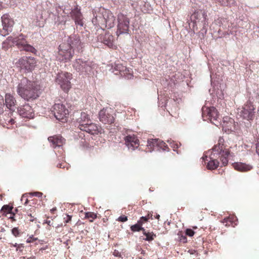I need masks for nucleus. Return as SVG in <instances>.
Wrapping results in <instances>:
<instances>
[{"label": "nucleus", "instance_id": "1", "mask_svg": "<svg viewBox=\"0 0 259 259\" xmlns=\"http://www.w3.org/2000/svg\"><path fill=\"white\" fill-rule=\"evenodd\" d=\"M239 151L237 144H228L222 137H220L218 143L211 149L209 157H203L205 163L207 161V167L209 169H215L219 166L220 159L223 166L228 163L229 157L235 156Z\"/></svg>", "mask_w": 259, "mask_h": 259}, {"label": "nucleus", "instance_id": "2", "mask_svg": "<svg viewBox=\"0 0 259 259\" xmlns=\"http://www.w3.org/2000/svg\"><path fill=\"white\" fill-rule=\"evenodd\" d=\"M89 32L87 31L82 33L81 38L73 34L64 39L59 47V55L65 62L70 61L74 54V50L82 51V48L89 41Z\"/></svg>", "mask_w": 259, "mask_h": 259}, {"label": "nucleus", "instance_id": "3", "mask_svg": "<svg viewBox=\"0 0 259 259\" xmlns=\"http://www.w3.org/2000/svg\"><path fill=\"white\" fill-rule=\"evenodd\" d=\"M16 92L22 98L27 101L36 99L39 94L36 84L24 77L18 80Z\"/></svg>", "mask_w": 259, "mask_h": 259}, {"label": "nucleus", "instance_id": "4", "mask_svg": "<svg viewBox=\"0 0 259 259\" xmlns=\"http://www.w3.org/2000/svg\"><path fill=\"white\" fill-rule=\"evenodd\" d=\"M57 7H54L49 1L41 2L37 5L36 11L38 16H36V25L40 27L44 26L45 22L51 18V14H53L57 11Z\"/></svg>", "mask_w": 259, "mask_h": 259}, {"label": "nucleus", "instance_id": "5", "mask_svg": "<svg viewBox=\"0 0 259 259\" xmlns=\"http://www.w3.org/2000/svg\"><path fill=\"white\" fill-rule=\"evenodd\" d=\"M96 64L89 60L78 58L74 60L72 67L80 75H91L96 67Z\"/></svg>", "mask_w": 259, "mask_h": 259}, {"label": "nucleus", "instance_id": "6", "mask_svg": "<svg viewBox=\"0 0 259 259\" xmlns=\"http://www.w3.org/2000/svg\"><path fill=\"white\" fill-rule=\"evenodd\" d=\"M5 41L10 44L11 41L13 45H15L21 51L31 53L36 55L37 51L32 46L28 44L23 35H20L17 37L13 38L12 36L7 37Z\"/></svg>", "mask_w": 259, "mask_h": 259}, {"label": "nucleus", "instance_id": "7", "mask_svg": "<svg viewBox=\"0 0 259 259\" xmlns=\"http://www.w3.org/2000/svg\"><path fill=\"white\" fill-rule=\"evenodd\" d=\"M36 60L34 57L23 56L15 63L16 67L22 73L32 72L36 65Z\"/></svg>", "mask_w": 259, "mask_h": 259}, {"label": "nucleus", "instance_id": "8", "mask_svg": "<svg viewBox=\"0 0 259 259\" xmlns=\"http://www.w3.org/2000/svg\"><path fill=\"white\" fill-rule=\"evenodd\" d=\"M72 78L71 73L66 72L58 73L56 78V82L65 92H68L71 87L70 80Z\"/></svg>", "mask_w": 259, "mask_h": 259}, {"label": "nucleus", "instance_id": "9", "mask_svg": "<svg viewBox=\"0 0 259 259\" xmlns=\"http://www.w3.org/2000/svg\"><path fill=\"white\" fill-rule=\"evenodd\" d=\"M63 13L66 15H70L71 18L74 20L76 25L82 27L83 26V16L80 9L76 5L73 9L70 11L69 9L65 7L63 9Z\"/></svg>", "mask_w": 259, "mask_h": 259}, {"label": "nucleus", "instance_id": "10", "mask_svg": "<svg viewBox=\"0 0 259 259\" xmlns=\"http://www.w3.org/2000/svg\"><path fill=\"white\" fill-rule=\"evenodd\" d=\"M1 19L3 29H0V35L5 36L12 31L14 21L8 14L3 15Z\"/></svg>", "mask_w": 259, "mask_h": 259}, {"label": "nucleus", "instance_id": "11", "mask_svg": "<svg viewBox=\"0 0 259 259\" xmlns=\"http://www.w3.org/2000/svg\"><path fill=\"white\" fill-rule=\"evenodd\" d=\"M118 24L117 25V35L128 34L129 30V18L126 15L120 14L118 16Z\"/></svg>", "mask_w": 259, "mask_h": 259}, {"label": "nucleus", "instance_id": "12", "mask_svg": "<svg viewBox=\"0 0 259 259\" xmlns=\"http://www.w3.org/2000/svg\"><path fill=\"white\" fill-rule=\"evenodd\" d=\"M52 111L53 112L55 118L60 121L64 122L69 114L68 110L65 106L62 104L56 103L54 105Z\"/></svg>", "mask_w": 259, "mask_h": 259}, {"label": "nucleus", "instance_id": "13", "mask_svg": "<svg viewBox=\"0 0 259 259\" xmlns=\"http://www.w3.org/2000/svg\"><path fill=\"white\" fill-rule=\"evenodd\" d=\"M99 119L104 124H111L114 122L113 111L111 108H103L99 113Z\"/></svg>", "mask_w": 259, "mask_h": 259}, {"label": "nucleus", "instance_id": "14", "mask_svg": "<svg viewBox=\"0 0 259 259\" xmlns=\"http://www.w3.org/2000/svg\"><path fill=\"white\" fill-rule=\"evenodd\" d=\"M254 110L253 105L250 102H247L243 107L240 115L248 120H252L254 116Z\"/></svg>", "mask_w": 259, "mask_h": 259}, {"label": "nucleus", "instance_id": "15", "mask_svg": "<svg viewBox=\"0 0 259 259\" xmlns=\"http://www.w3.org/2000/svg\"><path fill=\"white\" fill-rule=\"evenodd\" d=\"M202 117L204 120H209L211 122L217 125L214 121H217L219 118V114L217 110L213 107L206 108L205 110H202Z\"/></svg>", "mask_w": 259, "mask_h": 259}, {"label": "nucleus", "instance_id": "16", "mask_svg": "<svg viewBox=\"0 0 259 259\" xmlns=\"http://www.w3.org/2000/svg\"><path fill=\"white\" fill-rule=\"evenodd\" d=\"M110 71L115 75L120 74L121 76L127 79H129V69L121 64L115 63L112 66Z\"/></svg>", "mask_w": 259, "mask_h": 259}, {"label": "nucleus", "instance_id": "17", "mask_svg": "<svg viewBox=\"0 0 259 259\" xmlns=\"http://www.w3.org/2000/svg\"><path fill=\"white\" fill-rule=\"evenodd\" d=\"M51 15V18L48 20L49 22L51 23H54L58 26H64L67 21V19L69 18V15L66 14H64V15L59 16L57 9L53 14Z\"/></svg>", "mask_w": 259, "mask_h": 259}, {"label": "nucleus", "instance_id": "18", "mask_svg": "<svg viewBox=\"0 0 259 259\" xmlns=\"http://www.w3.org/2000/svg\"><path fill=\"white\" fill-rule=\"evenodd\" d=\"M97 40L104 44L110 48H114L116 47L114 44V37L109 33L99 35L97 37Z\"/></svg>", "mask_w": 259, "mask_h": 259}, {"label": "nucleus", "instance_id": "19", "mask_svg": "<svg viewBox=\"0 0 259 259\" xmlns=\"http://www.w3.org/2000/svg\"><path fill=\"white\" fill-rule=\"evenodd\" d=\"M18 112L22 118L31 119L34 116L32 108L28 104L20 107L18 109Z\"/></svg>", "mask_w": 259, "mask_h": 259}, {"label": "nucleus", "instance_id": "20", "mask_svg": "<svg viewBox=\"0 0 259 259\" xmlns=\"http://www.w3.org/2000/svg\"><path fill=\"white\" fill-rule=\"evenodd\" d=\"M148 150L147 151H152L155 149V147H160L164 150L168 149L167 145L163 141L159 139H149L147 141V145Z\"/></svg>", "mask_w": 259, "mask_h": 259}, {"label": "nucleus", "instance_id": "21", "mask_svg": "<svg viewBox=\"0 0 259 259\" xmlns=\"http://www.w3.org/2000/svg\"><path fill=\"white\" fill-rule=\"evenodd\" d=\"M103 10H105L103 8L98 9V11L94 10L93 12L94 17L92 19V22L94 25H104L105 17H104V12Z\"/></svg>", "mask_w": 259, "mask_h": 259}, {"label": "nucleus", "instance_id": "22", "mask_svg": "<svg viewBox=\"0 0 259 259\" xmlns=\"http://www.w3.org/2000/svg\"><path fill=\"white\" fill-rule=\"evenodd\" d=\"M79 129L91 135H97L100 131V127L98 126L96 124L92 123L91 121L90 122L87 124H81Z\"/></svg>", "mask_w": 259, "mask_h": 259}, {"label": "nucleus", "instance_id": "23", "mask_svg": "<svg viewBox=\"0 0 259 259\" xmlns=\"http://www.w3.org/2000/svg\"><path fill=\"white\" fill-rule=\"evenodd\" d=\"M104 12L105 22L104 26L107 28H111L114 26L115 18L112 13L108 10H103Z\"/></svg>", "mask_w": 259, "mask_h": 259}, {"label": "nucleus", "instance_id": "24", "mask_svg": "<svg viewBox=\"0 0 259 259\" xmlns=\"http://www.w3.org/2000/svg\"><path fill=\"white\" fill-rule=\"evenodd\" d=\"M52 147L56 148L61 147L65 143V140L61 136H54L48 138Z\"/></svg>", "mask_w": 259, "mask_h": 259}, {"label": "nucleus", "instance_id": "25", "mask_svg": "<svg viewBox=\"0 0 259 259\" xmlns=\"http://www.w3.org/2000/svg\"><path fill=\"white\" fill-rule=\"evenodd\" d=\"M222 128L225 132L234 131L235 130V121L234 119L228 116L224 117Z\"/></svg>", "mask_w": 259, "mask_h": 259}, {"label": "nucleus", "instance_id": "26", "mask_svg": "<svg viewBox=\"0 0 259 259\" xmlns=\"http://www.w3.org/2000/svg\"><path fill=\"white\" fill-rule=\"evenodd\" d=\"M5 103L6 107L10 111L14 112L17 108L16 106V100L10 94H7L5 96Z\"/></svg>", "mask_w": 259, "mask_h": 259}, {"label": "nucleus", "instance_id": "27", "mask_svg": "<svg viewBox=\"0 0 259 259\" xmlns=\"http://www.w3.org/2000/svg\"><path fill=\"white\" fill-rule=\"evenodd\" d=\"M233 167L235 169L241 172H246L252 169L251 165L242 162H235L233 164Z\"/></svg>", "mask_w": 259, "mask_h": 259}, {"label": "nucleus", "instance_id": "28", "mask_svg": "<svg viewBox=\"0 0 259 259\" xmlns=\"http://www.w3.org/2000/svg\"><path fill=\"white\" fill-rule=\"evenodd\" d=\"M77 121L78 123V127L80 128V125L81 124H84L90 122L91 119L89 115L87 113L82 112L80 114V117L77 119Z\"/></svg>", "mask_w": 259, "mask_h": 259}, {"label": "nucleus", "instance_id": "29", "mask_svg": "<svg viewBox=\"0 0 259 259\" xmlns=\"http://www.w3.org/2000/svg\"><path fill=\"white\" fill-rule=\"evenodd\" d=\"M131 147H133V150L139 148V150L142 149V145H140V141L138 137L133 135H131Z\"/></svg>", "mask_w": 259, "mask_h": 259}, {"label": "nucleus", "instance_id": "30", "mask_svg": "<svg viewBox=\"0 0 259 259\" xmlns=\"http://www.w3.org/2000/svg\"><path fill=\"white\" fill-rule=\"evenodd\" d=\"M143 234L146 236L144 240L148 242L153 241L156 237V234L153 232H147L145 229H143Z\"/></svg>", "mask_w": 259, "mask_h": 259}, {"label": "nucleus", "instance_id": "31", "mask_svg": "<svg viewBox=\"0 0 259 259\" xmlns=\"http://www.w3.org/2000/svg\"><path fill=\"white\" fill-rule=\"evenodd\" d=\"M143 229H145L143 228L141 225L140 223H137V224L131 226V230L133 232L140 231H142L143 232Z\"/></svg>", "mask_w": 259, "mask_h": 259}, {"label": "nucleus", "instance_id": "32", "mask_svg": "<svg viewBox=\"0 0 259 259\" xmlns=\"http://www.w3.org/2000/svg\"><path fill=\"white\" fill-rule=\"evenodd\" d=\"M178 239L179 241L182 243H186L187 242V238L186 234H184L182 231H179L178 233Z\"/></svg>", "mask_w": 259, "mask_h": 259}, {"label": "nucleus", "instance_id": "33", "mask_svg": "<svg viewBox=\"0 0 259 259\" xmlns=\"http://www.w3.org/2000/svg\"><path fill=\"white\" fill-rule=\"evenodd\" d=\"M234 219V217L226 218L222 221V223L226 226H230L232 224Z\"/></svg>", "mask_w": 259, "mask_h": 259}, {"label": "nucleus", "instance_id": "34", "mask_svg": "<svg viewBox=\"0 0 259 259\" xmlns=\"http://www.w3.org/2000/svg\"><path fill=\"white\" fill-rule=\"evenodd\" d=\"M13 207L9 205H4L3 206L1 210L7 212L8 213H12Z\"/></svg>", "mask_w": 259, "mask_h": 259}, {"label": "nucleus", "instance_id": "35", "mask_svg": "<svg viewBox=\"0 0 259 259\" xmlns=\"http://www.w3.org/2000/svg\"><path fill=\"white\" fill-rule=\"evenodd\" d=\"M12 234L16 237H18L20 234V232L18 228L15 227L11 230Z\"/></svg>", "mask_w": 259, "mask_h": 259}, {"label": "nucleus", "instance_id": "36", "mask_svg": "<svg viewBox=\"0 0 259 259\" xmlns=\"http://www.w3.org/2000/svg\"><path fill=\"white\" fill-rule=\"evenodd\" d=\"M194 231L191 229H187L186 230L185 234L186 236L192 237L194 235Z\"/></svg>", "mask_w": 259, "mask_h": 259}, {"label": "nucleus", "instance_id": "37", "mask_svg": "<svg viewBox=\"0 0 259 259\" xmlns=\"http://www.w3.org/2000/svg\"><path fill=\"white\" fill-rule=\"evenodd\" d=\"M149 218L146 217H142L138 221V223H140V225L142 227V225L144 223L147 222Z\"/></svg>", "mask_w": 259, "mask_h": 259}, {"label": "nucleus", "instance_id": "38", "mask_svg": "<svg viewBox=\"0 0 259 259\" xmlns=\"http://www.w3.org/2000/svg\"><path fill=\"white\" fill-rule=\"evenodd\" d=\"M85 217L87 218H92V219H95L97 217V215L92 212H87L85 213Z\"/></svg>", "mask_w": 259, "mask_h": 259}, {"label": "nucleus", "instance_id": "39", "mask_svg": "<svg viewBox=\"0 0 259 259\" xmlns=\"http://www.w3.org/2000/svg\"><path fill=\"white\" fill-rule=\"evenodd\" d=\"M5 107L3 99H0V115L3 113Z\"/></svg>", "mask_w": 259, "mask_h": 259}, {"label": "nucleus", "instance_id": "40", "mask_svg": "<svg viewBox=\"0 0 259 259\" xmlns=\"http://www.w3.org/2000/svg\"><path fill=\"white\" fill-rule=\"evenodd\" d=\"M11 46V45L10 44L7 43V41H4L2 43V48L5 50H8Z\"/></svg>", "mask_w": 259, "mask_h": 259}, {"label": "nucleus", "instance_id": "41", "mask_svg": "<svg viewBox=\"0 0 259 259\" xmlns=\"http://www.w3.org/2000/svg\"><path fill=\"white\" fill-rule=\"evenodd\" d=\"M21 201L22 202L24 201V204L25 205H27V204L28 203V200L27 199V195L26 194H23L21 198Z\"/></svg>", "mask_w": 259, "mask_h": 259}, {"label": "nucleus", "instance_id": "42", "mask_svg": "<svg viewBox=\"0 0 259 259\" xmlns=\"http://www.w3.org/2000/svg\"><path fill=\"white\" fill-rule=\"evenodd\" d=\"M124 141H125V144L127 147L128 149H129L130 148V147H129V146H130V136L127 135V136L124 137Z\"/></svg>", "mask_w": 259, "mask_h": 259}, {"label": "nucleus", "instance_id": "43", "mask_svg": "<svg viewBox=\"0 0 259 259\" xmlns=\"http://www.w3.org/2000/svg\"><path fill=\"white\" fill-rule=\"evenodd\" d=\"M30 194L32 196H36L37 197H41L42 196V193L41 192H34L31 193Z\"/></svg>", "mask_w": 259, "mask_h": 259}, {"label": "nucleus", "instance_id": "44", "mask_svg": "<svg viewBox=\"0 0 259 259\" xmlns=\"http://www.w3.org/2000/svg\"><path fill=\"white\" fill-rule=\"evenodd\" d=\"M37 239V238H35L33 235L30 236L29 238H28L26 240L27 243H31L33 242L34 241H35Z\"/></svg>", "mask_w": 259, "mask_h": 259}, {"label": "nucleus", "instance_id": "45", "mask_svg": "<svg viewBox=\"0 0 259 259\" xmlns=\"http://www.w3.org/2000/svg\"><path fill=\"white\" fill-rule=\"evenodd\" d=\"M57 167L61 168H64L66 167L67 169L68 168V164L65 162L58 164Z\"/></svg>", "mask_w": 259, "mask_h": 259}, {"label": "nucleus", "instance_id": "46", "mask_svg": "<svg viewBox=\"0 0 259 259\" xmlns=\"http://www.w3.org/2000/svg\"><path fill=\"white\" fill-rule=\"evenodd\" d=\"M147 0H137L136 3H137V6H139L140 7L146 4Z\"/></svg>", "mask_w": 259, "mask_h": 259}, {"label": "nucleus", "instance_id": "47", "mask_svg": "<svg viewBox=\"0 0 259 259\" xmlns=\"http://www.w3.org/2000/svg\"><path fill=\"white\" fill-rule=\"evenodd\" d=\"M118 221L122 222H125L127 221V217L125 215H121L118 218Z\"/></svg>", "mask_w": 259, "mask_h": 259}, {"label": "nucleus", "instance_id": "48", "mask_svg": "<svg viewBox=\"0 0 259 259\" xmlns=\"http://www.w3.org/2000/svg\"><path fill=\"white\" fill-rule=\"evenodd\" d=\"M24 245L23 244H19V245H18V246L16 248V250L22 252L23 251V249L24 248Z\"/></svg>", "mask_w": 259, "mask_h": 259}, {"label": "nucleus", "instance_id": "49", "mask_svg": "<svg viewBox=\"0 0 259 259\" xmlns=\"http://www.w3.org/2000/svg\"><path fill=\"white\" fill-rule=\"evenodd\" d=\"M71 218H72V217L71 215H69L68 214H66V217L64 218V222L66 223H69L71 221Z\"/></svg>", "mask_w": 259, "mask_h": 259}, {"label": "nucleus", "instance_id": "50", "mask_svg": "<svg viewBox=\"0 0 259 259\" xmlns=\"http://www.w3.org/2000/svg\"><path fill=\"white\" fill-rule=\"evenodd\" d=\"M11 215L9 217V218L12 220L13 221H16V220L15 219V213L14 211H12V213H10Z\"/></svg>", "mask_w": 259, "mask_h": 259}, {"label": "nucleus", "instance_id": "51", "mask_svg": "<svg viewBox=\"0 0 259 259\" xmlns=\"http://www.w3.org/2000/svg\"><path fill=\"white\" fill-rule=\"evenodd\" d=\"M113 254L115 256H120V253L118 250H115L114 251Z\"/></svg>", "mask_w": 259, "mask_h": 259}, {"label": "nucleus", "instance_id": "52", "mask_svg": "<svg viewBox=\"0 0 259 259\" xmlns=\"http://www.w3.org/2000/svg\"><path fill=\"white\" fill-rule=\"evenodd\" d=\"M7 120L8 121V122L9 123H10L11 124H13L15 122L14 119L13 118H10V119H8Z\"/></svg>", "mask_w": 259, "mask_h": 259}, {"label": "nucleus", "instance_id": "53", "mask_svg": "<svg viewBox=\"0 0 259 259\" xmlns=\"http://www.w3.org/2000/svg\"><path fill=\"white\" fill-rule=\"evenodd\" d=\"M221 3L222 5H227L228 4V0H222V2H220Z\"/></svg>", "mask_w": 259, "mask_h": 259}, {"label": "nucleus", "instance_id": "54", "mask_svg": "<svg viewBox=\"0 0 259 259\" xmlns=\"http://www.w3.org/2000/svg\"><path fill=\"white\" fill-rule=\"evenodd\" d=\"M256 151L257 154L259 155V142H257L256 146Z\"/></svg>", "mask_w": 259, "mask_h": 259}, {"label": "nucleus", "instance_id": "55", "mask_svg": "<svg viewBox=\"0 0 259 259\" xmlns=\"http://www.w3.org/2000/svg\"><path fill=\"white\" fill-rule=\"evenodd\" d=\"M171 147H173L174 150L176 151V149L178 148V145L177 144H174V145H172Z\"/></svg>", "mask_w": 259, "mask_h": 259}, {"label": "nucleus", "instance_id": "56", "mask_svg": "<svg viewBox=\"0 0 259 259\" xmlns=\"http://www.w3.org/2000/svg\"><path fill=\"white\" fill-rule=\"evenodd\" d=\"M22 258L23 259H35V257L31 256V257H28V258H26L25 257H23Z\"/></svg>", "mask_w": 259, "mask_h": 259}, {"label": "nucleus", "instance_id": "57", "mask_svg": "<svg viewBox=\"0 0 259 259\" xmlns=\"http://www.w3.org/2000/svg\"><path fill=\"white\" fill-rule=\"evenodd\" d=\"M19 245V244H17V243H15V244H12V245L14 247H16V248L17 247L18 245Z\"/></svg>", "mask_w": 259, "mask_h": 259}, {"label": "nucleus", "instance_id": "58", "mask_svg": "<svg viewBox=\"0 0 259 259\" xmlns=\"http://www.w3.org/2000/svg\"><path fill=\"white\" fill-rule=\"evenodd\" d=\"M3 8L2 3L0 2V10Z\"/></svg>", "mask_w": 259, "mask_h": 259}, {"label": "nucleus", "instance_id": "59", "mask_svg": "<svg viewBox=\"0 0 259 259\" xmlns=\"http://www.w3.org/2000/svg\"><path fill=\"white\" fill-rule=\"evenodd\" d=\"M159 217H160V215L158 214L156 215V218L157 219H159Z\"/></svg>", "mask_w": 259, "mask_h": 259}, {"label": "nucleus", "instance_id": "60", "mask_svg": "<svg viewBox=\"0 0 259 259\" xmlns=\"http://www.w3.org/2000/svg\"><path fill=\"white\" fill-rule=\"evenodd\" d=\"M17 211H18V209H17V208H16V209H15V212H15V213H16Z\"/></svg>", "mask_w": 259, "mask_h": 259}, {"label": "nucleus", "instance_id": "61", "mask_svg": "<svg viewBox=\"0 0 259 259\" xmlns=\"http://www.w3.org/2000/svg\"><path fill=\"white\" fill-rule=\"evenodd\" d=\"M34 221V219H32V218H31V219L30 220V221L31 222H33Z\"/></svg>", "mask_w": 259, "mask_h": 259}, {"label": "nucleus", "instance_id": "62", "mask_svg": "<svg viewBox=\"0 0 259 259\" xmlns=\"http://www.w3.org/2000/svg\"><path fill=\"white\" fill-rule=\"evenodd\" d=\"M34 221V219H32V218H31V219L30 220V221L31 222H33Z\"/></svg>", "mask_w": 259, "mask_h": 259}, {"label": "nucleus", "instance_id": "63", "mask_svg": "<svg viewBox=\"0 0 259 259\" xmlns=\"http://www.w3.org/2000/svg\"><path fill=\"white\" fill-rule=\"evenodd\" d=\"M141 10H142V11H143V12L145 11V10H143L142 8H141Z\"/></svg>", "mask_w": 259, "mask_h": 259}, {"label": "nucleus", "instance_id": "64", "mask_svg": "<svg viewBox=\"0 0 259 259\" xmlns=\"http://www.w3.org/2000/svg\"><path fill=\"white\" fill-rule=\"evenodd\" d=\"M29 215L30 217H32L31 214H30Z\"/></svg>", "mask_w": 259, "mask_h": 259}]
</instances>
